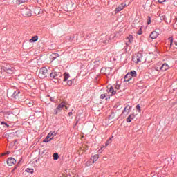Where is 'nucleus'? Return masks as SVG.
Listing matches in <instances>:
<instances>
[{"instance_id": "22", "label": "nucleus", "mask_w": 177, "mask_h": 177, "mask_svg": "<svg viewBox=\"0 0 177 177\" xmlns=\"http://www.w3.org/2000/svg\"><path fill=\"white\" fill-rule=\"evenodd\" d=\"M109 92L110 93H112V95H115L117 93V91H114V88L112 86L110 87Z\"/></svg>"}, {"instance_id": "1", "label": "nucleus", "mask_w": 177, "mask_h": 177, "mask_svg": "<svg viewBox=\"0 0 177 177\" xmlns=\"http://www.w3.org/2000/svg\"><path fill=\"white\" fill-rule=\"evenodd\" d=\"M50 77L51 80L53 81V82H55V83L59 82V80H60V77H62V73L53 71L50 74Z\"/></svg>"}, {"instance_id": "18", "label": "nucleus", "mask_w": 177, "mask_h": 177, "mask_svg": "<svg viewBox=\"0 0 177 177\" xmlns=\"http://www.w3.org/2000/svg\"><path fill=\"white\" fill-rule=\"evenodd\" d=\"M59 54L58 53H53L51 55H50V57L53 60H55V59H57V57H59Z\"/></svg>"}, {"instance_id": "43", "label": "nucleus", "mask_w": 177, "mask_h": 177, "mask_svg": "<svg viewBox=\"0 0 177 177\" xmlns=\"http://www.w3.org/2000/svg\"><path fill=\"white\" fill-rule=\"evenodd\" d=\"M72 114H73V112H69V113H68V115H71Z\"/></svg>"}, {"instance_id": "28", "label": "nucleus", "mask_w": 177, "mask_h": 177, "mask_svg": "<svg viewBox=\"0 0 177 177\" xmlns=\"http://www.w3.org/2000/svg\"><path fill=\"white\" fill-rule=\"evenodd\" d=\"M51 134H52V139H53V138H55V136H56V135H57V132L56 131H51Z\"/></svg>"}, {"instance_id": "40", "label": "nucleus", "mask_w": 177, "mask_h": 177, "mask_svg": "<svg viewBox=\"0 0 177 177\" xmlns=\"http://www.w3.org/2000/svg\"><path fill=\"white\" fill-rule=\"evenodd\" d=\"M28 106L29 107H31V106H32V103L29 102V103L28 104Z\"/></svg>"}, {"instance_id": "19", "label": "nucleus", "mask_w": 177, "mask_h": 177, "mask_svg": "<svg viewBox=\"0 0 177 177\" xmlns=\"http://www.w3.org/2000/svg\"><path fill=\"white\" fill-rule=\"evenodd\" d=\"M64 81L66 82V81H67V80H68V78H70V74L65 73L64 74Z\"/></svg>"}, {"instance_id": "38", "label": "nucleus", "mask_w": 177, "mask_h": 177, "mask_svg": "<svg viewBox=\"0 0 177 177\" xmlns=\"http://www.w3.org/2000/svg\"><path fill=\"white\" fill-rule=\"evenodd\" d=\"M165 1L167 0H158V2H159V3H163V2H165Z\"/></svg>"}, {"instance_id": "51", "label": "nucleus", "mask_w": 177, "mask_h": 177, "mask_svg": "<svg viewBox=\"0 0 177 177\" xmlns=\"http://www.w3.org/2000/svg\"><path fill=\"white\" fill-rule=\"evenodd\" d=\"M75 177H78V175L75 176Z\"/></svg>"}, {"instance_id": "41", "label": "nucleus", "mask_w": 177, "mask_h": 177, "mask_svg": "<svg viewBox=\"0 0 177 177\" xmlns=\"http://www.w3.org/2000/svg\"><path fill=\"white\" fill-rule=\"evenodd\" d=\"M53 99H55V97H50V100L51 102H53Z\"/></svg>"}, {"instance_id": "47", "label": "nucleus", "mask_w": 177, "mask_h": 177, "mask_svg": "<svg viewBox=\"0 0 177 177\" xmlns=\"http://www.w3.org/2000/svg\"><path fill=\"white\" fill-rule=\"evenodd\" d=\"M106 158H104V157L103 158L104 161H106Z\"/></svg>"}, {"instance_id": "4", "label": "nucleus", "mask_w": 177, "mask_h": 177, "mask_svg": "<svg viewBox=\"0 0 177 177\" xmlns=\"http://www.w3.org/2000/svg\"><path fill=\"white\" fill-rule=\"evenodd\" d=\"M57 110L59 111H66V110H70V105L66 102H62L58 105Z\"/></svg>"}, {"instance_id": "35", "label": "nucleus", "mask_w": 177, "mask_h": 177, "mask_svg": "<svg viewBox=\"0 0 177 177\" xmlns=\"http://www.w3.org/2000/svg\"><path fill=\"white\" fill-rule=\"evenodd\" d=\"M151 23V20L150 19V17L148 16L147 24H150Z\"/></svg>"}, {"instance_id": "8", "label": "nucleus", "mask_w": 177, "mask_h": 177, "mask_svg": "<svg viewBox=\"0 0 177 177\" xmlns=\"http://www.w3.org/2000/svg\"><path fill=\"white\" fill-rule=\"evenodd\" d=\"M7 164L10 167L15 165V164H16V159L13 158H8L7 160Z\"/></svg>"}, {"instance_id": "17", "label": "nucleus", "mask_w": 177, "mask_h": 177, "mask_svg": "<svg viewBox=\"0 0 177 177\" xmlns=\"http://www.w3.org/2000/svg\"><path fill=\"white\" fill-rule=\"evenodd\" d=\"M127 39L129 44H132V42H133V36L129 35V37H127Z\"/></svg>"}, {"instance_id": "46", "label": "nucleus", "mask_w": 177, "mask_h": 177, "mask_svg": "<svg viewBox=\"0 0 177 177\" xmlns=\"http://www.w3.org/2000/svg\"><path fill=\"white\" fill-rule=\"evenodd\" d=\"M174 44L176 45V46H177V41H175Z\"/></svg>"}, {"instance_id": "24", "label": "nucleus", "mask_w": 177, "mask_h": 177, "mask_svg": "<svg viewBox=\"0 0 177 177\" xmlns=\"http://www.w3.org/2000/svg\"><path fill=\"white\" fill-rule=\"evenodd\" d=\"M132 110V106H129V105H127L124 109V111H129Z\"/></svg>"}, {"instance_id": "29", "label": "nucleus", "mask_w": 177, "mask_h": 177, "mask_svg": "<svg viewBox=\"0 0 177 177\" xmlns=\"http://www.w3.org/2000/svg\"><path fill=\"white\" fill-rule=\"evenodd\" d=\"M18 1V3L20 5L21 3H24L25 2H27V1L28 0H17Z\"/></svg>"}, {"instance_id": "32", "label": "nucleus", "mask_w": 177, "mask_h": 177, "mask_svg": "<svg viewBox=\"0 0 177 177\" xmlns=\"http://www.w3.org/2000/svg\"><path fill=\"white\" fill-rule=\"evenodd\" d=\"M120 84H116L115 86V89H116V91H118V89H120Z\"/></svg>"}, {"instance_id": "23", "label": "nucleus", "mask_w": 177, "mask_h": 177, "mask_svg": "<svg viewBox=\"0 0 177 177\" xmlns=\"http://www.w3.org/2000/svg\"><path fill=\"white\" fill-rule=\"evenodd\" d=\"M128 73L130 74V77H131V78L133 77H136V71H131L130 73Z\"/></svg>"}, {"instance_id": "34", "label": "nucleus", "mask_w": 177, "mask_h": 177, "mask_svg": "<svg viewBox=\"0 0 177 177\" xmlns=\"http://www.w3.org/2000/svg\"><path fill=\"white\" fill-rule=\"evenodd\" d=\"M68 85L71 86V85H73V80H68Z\"/></svg>"}, {"instance_id": "45", "label": "nucleus", "mask_w": 177, "mask_h": 177, "mask_svg": "<svg viewBox=\"0 0 177 177\" xmlns=\"http://www.w3.org/2000/svg\"><path fill=\"white\" fill-rule=\"evenodd\" d=\"M139 35H142V32H138Z\"/></svg>"}, {"instance_id": "25", "label": "nucleus", "mask_w": 177, "mask_h": 177, "mask_svg": "<svg viewBox=\"0 0 177 177\" xmlns=\"http://www.w3.org/2000/svg\"><path fill=\"white\" fill-rule=\"evenodd\" d=\"M53 160H59V153H53Z\"/></svg>"}, {"instance_id": "10", "label": "nucleus", "mask_w": 177, "mask_h": 177, "mask_svg": "<svg viewBox=\"0 0 177 177\" xmlns=\"http://www.w3.org/2000/svg\"><path fill=\"white\" fill-rule=\"evenodd\" d=\"M158 32H157L156 31H153L151 33L150 38H151V39H156L158 37Z\"/></svg>"}, {"instance_id": "48", "label": "nucleus", "mask_w": 177, "mask_h": 177, "mask_svg": "<svg viewBox=\"0 0 177 177\" xmlns=\"http://www.w3.org/2000/svg\"><path fill=\"white\" fill-rule=\"evenodd\" d=\"M113 138V136H111V138H109V140H111V138Z\"/></svg>"}, {"instance_id": "27", "label": "nucleus", "mask_w": 177, "mask_h": 177, "mask_svg": "<svg viewBox=\"0 0 177 177\" xmlns=\"http://www.w3.org/2000/svg\"><path fill=\"white\" fill-rule=\"evenodd\" d=\"M26 172H28V174H34V169H33L27 168L26 169Z\"/></svg>"}, {"instance_id": "50", "label": "nucleus", "mask_w": 177, "mask_h": 177, "mask_svg": "<svg viewBox=\"0 0 177 177\" xmlns=\"http://www.w3.org/2000/svg\"><path fill=\"white\" fill-rule=\"evenodd\" d=\"M126 45H127V46H128V45H129L128 43H126Z\"/></svg>"}, {"instance_id": "3", "label": "nucleus", "mask_w": 177, "mask_h": 177, "mask_svg": "<svg viewBox=\"0 0 177 177\" xmlns=\"http://www.w3.org/2000/svg\"><path fill=\"white\" fill-rule=\"evenodd\" d=\"M7 95L8 96H10L12 99H14L15 100H18L20 97V91L16 90L15 91H8L7 93Z\"/></svg>"}, {"instance_id": "31", "label": "nucleus", "mask_w": 177, "mask_h": 177, "mask_svg": "<svg viewBox=\"0 0 177 177\" xmlns=\"http://www.w3.org/2000/svg\"><path fill=\"white\" fill-rule=\"evenodd\" d=\"M121 107H122L121 105L115 106V110L116 111L121 110Z\"/></svg>"}, {"instance_id": "2", "label": "nucleus", "mask_w": 177, "mask_h": 177, "mask_svg": "<svg viewBox=\"0 0 177 177\" xmlns=\"http://www.w3.org/2000/svg\"><path fill=\"white\" fill-rule=\"evenodd\" d=\"M145 60L143 58V54L140 53H137L133 56V62L134 63L138 64L142 63Z\"/></svg>"}, {"instance_id": "9", "label": "nucleus", "mask_w": 177, "mask_h": 177, "mask_svg": "<svg viewBox=\"0 0 177 177\" xmlns=\"http://www.w3.org/2000/svg\"><path fill=\"white\" fill-rule=\"evenodd\" d=\"M2 69L6 73V74L4 75V78H5V77H6V74H12V73H13L12 69L9 67L2 68Z\"/></svg>"}, {"instance_id": "39", "label": "nucleus", "mask_w": 177, "mask_h": 177, "mask_svg": "<svg viewBox=\"0 0 177 177\" xmlns=\"http://www.w3.org/2000/svg\"><path fill=\"white\" fill-rule=\"evenodd\" d=\"M136 107V109H137V110H139L140 111V110H142V109H140V105H137Z\"/></svg>"}, {"instance_id": "11", "label": "nucleus", "mask_w": 177, "mask_h": 177, "mask_svg": "<svg viewBox=\"0 0 177 177\" xmlns=\"http://www.w3.org/2000/svg\"><path fill=\"white\" fill-rule=\"evenodd\" d=\"M102 44H104L105 45H107V44H110V37L105 36L102 41Z\"/></svg>"}, {"instance_id": "6", "label": "nucleus", "mask_w": 177, "mask_h": 177, "mask_svg": "<svg viewBox=\"0 0 177 177\" xmlns=\"http://www.w3.org/2000/svg\"><path fill=\"white\" fill-rule=\"evenodd\" d=\"M169 66L168 65V64L165 63L161 66V67L156 68V71H160V70L161 71H167V70H169Z\"/></svg>"}, {"instance_id": "49", "label": "nucleus", "mask_w": 177, "mask_h": 177, "mask_svg": "<svg viewBox=\"0 0 177 177\" xmlns=\"http://www.w3.org/2000/svg\"><path fill=\"white\" fill-rule=\"evenodd\" d=\"M16 168H17V167H15L14 168L13 171H15V169H16Z\"/></svg>"}, {"instance_id": "36", "label": "nucleus", "mask_w": 177, "mask_h": 177, "mask_svg": "<svg viewBox=\"0 0 177 177\" xmlns=\"http://www.w3.org/2000/svg\"><path fill=\"white\" fill-rule=\"evenodd\" d=\"M103 149H104V147H101V149H100L98 150V153H102Z\"/></svg>"}, {"instance_id": "5", "label": "nucleus", "mask_w": 177, "mask_h": 177, "mask_svg": "<svg viewBox=\"0 0 177 177\" xmlns=\"http://www.w3.org/2000/svg\"><path fill=\"white\" fill-rule=\"evenodd\" d=\"M49 75V71H48V68L46 67H43L40 68L39 73V78L44 79L46 78Z\"/></svg>"}, {"instance_id": "30", "label": "nucleus", "mask_w": 177, "mask_h": 177, "mask_svg": "<svg viewBox=\"0 0 177 177\" xmlns=\"http://www.w3.org/2000/svg\"><path fill=\"white\" fill-rule=\"evenodd\" d=\"M47 138L51 139L52 138V131H50L48 135H47Z\"/></svg>"}, {"instance_id": "42", "label": "nucleus", "mask_w": 177, "mask_h": 177, "mask_svg": "<svg viewBox=\"0 0 177 177\" xmlns=\"http://www.w3.org/2000/svg\"><path fill=\"white\" fill-rule=\"evenodd\" d=\"M1 124H4V125H8V124H6V123H5V122H2Z\"/></svg>"}, {"instance_id": "14", "label": "nucleus", "mask_w": 177, "mask_h": 177, "mask_svg": "<svg viewBox=\"0 0 177 177\" xmlns=\"http://www.w3.org/2000/svg\"><path fill=\"white\" fill-rule=\"evenodd\" d=\"M124 8L125 6H124V4H120L117 8H115V12H121V10H122V9H124Z\"/></svg>"}, {"instance_id": "21", "label": "nucleus", "mask_w": 177, "mask_h": 177, "mask_svg": "<svg viewBox=\"0 0 177 177\" xmlns=\"http://www.w3.org/2000/svg\"><path fill=\"white\" fill-rule=\"evenodd\" d=\"M105 74L110 75V74H111V68H106L105 69Z\"/></svg>"}, {"instance_id": "16", "label": "nucleus", "mask_w": 177, "mask_h": 177, "mask_svg": "<svg viewBox=\"0 0 177 177\" xmlns=\"http://www.w3.org/2000/svg\"><path fill=\"white\" fill-rule=\"evenodd\" d=\"M135 118V115H130L129 117L127 118V122H132V120Z\"/></svg>"}, {"instance_id": "44", "label": "nucleus", "mask_w": 177, "mask_h": 177, "mask_svg": "<svg viewBox=\"0 0 177 177\" xmlns=\"http://www.w3.org/2000/svg\"><path fill=\"white\" fill-rule=\"evenodd\" d=\"M106 146H109V141L106 142Z\"/></svg>"}, {"instance_id": "7", "label": "nucleus", "mask_w": 177, "mask_h": 177, "mask_svg": "<svg viewBox=\"0 0 177 177\" xmlns=\"http://www.w3.org/2000/svg\"><path fill=\"white\" fill-rule=\"evenodd\" d=\"M21 13L24 16H28L29 17L32 15V14L31 13V10L28 8L23 9L21 10Z\"/></svg>"}, {"instance_id": "37", "label": "nucleus", "mask_w": 177, "mask_h": 177, "mask_svg": "<svg viewBox=\"0 0 177 177\" xmlns=\"http://www.w3.org/2000/svg\"><path fill=\"white\" fill-rule=\"evenodd\" d=\"M104 97H106V94H102L100 95V99H104Z\"/></svg>"}, {"instance_id": "12", "label": "nucleus", "mask_w": 177, "mask_h": 177, "mask_svg": "<svg viewBox=\"0 0 177 177\" xmlns=\"http://www.w3.org/2000/svg\"><path fill=\"white\" fill-rule=\"evenodd\" d=\"M91 160L93 161V164H95L99 160V154H95L91 158Z\"/></svg>"}, {"instance_id": "20", "label": "nucleus", "mask_w": 177, "mask_h": 177, "mask_svg": "<svg viewBox=\"0 0 177 177\" xmlns=\"http://www.w3.org/2000/svg\"><path fill=\"white\" fill-rule=\"evenodd\" d=\"M38 41V36H35L30 39V42H37Z\"/></svg>"}, {"instance_id": "13", "label": "nucleus", "mask_w": 177, "mask_h": 177, "mask_svg": "<svg viewBox=\"0 0 177 177\" xmlns=\"http://www.w3.org/2000/svg\"><path fill=\"white\" fill-rule=\"evenodd\" d=\"M131 80H132V76H131V74L127 73L125 76H124V81L126 82H129V81H131Z\"/></svg>"}, {"instance_id": "26", "label": "nucleus", "mask_w": 177, "mask_h": 177, "mask_svg": "<svg viewBox=\"0 0 177 177\" xmlns=\"http://www.w3.org/2000/svg\"><path fill=\"white\" fill-rule=\"evenodd\" d=\"M50 140H52V138H48V136H46V138L43 140V142L44 143H49V142H50Z\"/></svg>"}, {"instance_id": "15", "label": "nucleus", "mask_w": 177, "mask_h": 177, "mask_svg": "<svg viewBox=\"0 0 177 177\" xmlns=\"http://www.w3.org/2000/svg\"><path fill=\"white\" fill-rule=\"evenodd\" d=\"M5 74H6V72L0 66V78H5Z\"/></svg>"}, {"instance_id": "33", "label": "nucleus", "mask_w": 177, "mask_h": 177, "mask_svg": "<svg viewBox=\"0 0 177 177\" xmlns=\"http://www.w3.org/2000/svg\"><path fill=\"white\" fill-rule=\"evenodd\" d=\"M169 39L170 40V46H172V42H174V39L172 37H169Z\"/></svg>"}]
</instances>
